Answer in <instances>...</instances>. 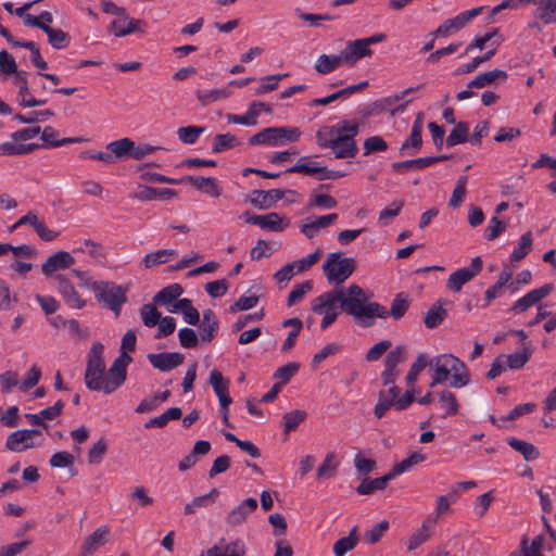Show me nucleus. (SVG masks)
Returning <instances> with one entry per match:
<instances>
[{
  "mask_svg": "<svg viewBox=\"0 0 556 556\" xmlns=\"http://www.w3.org/2000/svg\"><path fill=\"white\" fill-rule=\"evenodd\" d=\"M137 337L135 331L128 330L121 343V354L112 363L110 368L105 370V362L103 359L104 346L100 342H94L87 357L85 370V384L91 391L111 394L119 389L127 378V368L132 362L128 352L136 348Z\"/></svg>",
  "mask_w": 556,
  "mask_h": 556,
  "instance_id": "obj_1",
  "label": "nucleus"
},
{
  "mask_svg": "<svg viewBox=\"0 0 556 556\" xmlns=\"http://www.w3.org/2000/svg\"><path fill=\"white\" fill-rule=\"evenodd\" d=\"M334 290L341 312L351 316L359 327H371L377 318L384 319L389 316L388 309L378 302L371 301V294L356 283L336 287Z\"/></svg>",
  "mask_w": 556,
  "mask_h": 556,
  "instance_id": "obj_2",
  "label": "nucleus"
},
{
  "mask_svg": "<svg viewBox=\"0 0 556 556\" xmlns=\"http://www.w3.org/2000/svg\"><path fill=\"white\" fill-rule=\"evenodd\" d=\"M358 131V121L342 119L334 125L319 128L316 131V141L320 148H329L337 159H350L358 150L355 141Z\"/></svg>",
  "mask_w": 556,
  "mask_h": 556,
  "instance_id": "obj_3",
  "label": "nucleus"
},
{
  "mask_svg": "<svg viewBox=\"0 0 556 556\" xmlns=\"http://www.w3.org/2000/svg\"><path fill=\"white\" fill-rule=\"evenodd\" d=\"M429 365L433 366L434 372L430 382V388L444 383L450 377V386L460 389L470 382V375L467 366L458 357L452 354H441L429 359Z\"/></svg>",
  "mask_w": 556,
  "mask_h": 556,
  "instance_id": "obj_4",
  "label": "nucleus"
},
{
  "mask_svg": "<svg viewBox=\"0 0 556 556\" xmlns=\"http://www.w3.org/2000/svg\"><path fill=\"white\" fill-rule=\"evenodd\" d=\"M355 268V258L346 257L340 252L328 254L323 265L328 282L339 287H342L341 285L352 276Z\"/></svg>",
  "mask_w": 556,
  "mask_h": 556,
  "instance_id": "obj_5",
  "label": "nucleus"
},
{
  "mask_svg": "<svg viewBox=\"0 0 556 556\" xmlns=\"http://www.w3.org/2000/svg\"><path fill=\"white\" fill-rule=\"evenodd\" d=\"M301 135L302 132L298 127H268L252 136L249 139V143L281 147L287 143L298 142L301 138Z\"/></svg>",
  "mask_w": 556,
  "mask_h": 556,
  "instance_id": "obj_6",
  "label": "nucleus"
},
{
  "mask_svg": "<svg viewBox=\"0 0 556 556\" xmlns=\"http://www.w3.org/2000/svg\"><path fill=\"white\" fill-rule=\"evenodd\" d=\"M311 309L314 314L321 316V330H326L330 327L338 319L341 313L334 288L313 299Z\"/></svg>",
  "mask_w": 556,
  "mask_h": 556,
  "instance_id": "obj_7",
  "label": "nucleus"
},
{
  "mask_svg": "<svg viewBox=\"0 0 556 556\" xmlns=\"http://www.w3.org/2000/svg\"><path fill=\"white\" fill-rule=\"evenodd\" d=\"M94 298L98 302L109 307L116 315L119 314L122 305L126 302V289L112 281H99L94 285Z\"/></svg>",
  "mask_w": 556,
  "mask_h": 556,
  "instance_id": "obj_8",
  "label": "nucleus"
},
{
  "mask_svg": "<svg viewBox=\"0 0 556 556\" xmlns=\"http://www.w3.org/2000/svg\"><path fill=\"white\" fill-rule=\"evenodd\" d=\"M9 253L12 254V262L10 263L9 268L18 278H25L33 269V264L26 260L36 256V249L28 244H22L17 247L12 245V249L9 251Z\"/></svg>",
  "mask_w": 556,
  "mask_h": 556,
  "instance_id": "obj_9",
  "label": "nucleus"
},
{
  "mask_svg": "<svg viewBox=\"0 0 556 556\" xmlns=\"http://www.w3.org/2000/svg\"><path fill=\"white\" fill-rule=\"evenodd\" d=\"M200 556H248V546L242 539H220L207 549L202 551Z\"/></svg>",
  "mask_w": 556,
  "mask_h": 556,
  "instance_id": "obj_10",
  "label": "nucleus"
},
{
  "mask_svg": "<svg viewBox=\"0 0 556 556\" xmlns=\"http://www.w3.org/2000/svg\"><path fill=\"white\" fill-rule=\"evenodd\" d=\"M482 260L480 256L472 258L469 267L460 268L448 276L446 287L453 292H459L464 285L473 279L482 270Z\"/></svg>",
  "mask_w": 556,
  "mask_h": 556,
  "instance_id": "obj_11",
  "label": "nucleus"
},
{
  "mask_svg": "<svg viewBox=\"0 0 556 556\" xmlns=\"http://www.w3.org/2000/svg\"><path fill=\"white\" fill-rule=\"evenodd\" d=\"M482 11V8H476L468 11H465L453 18L446 20L442 23L433 33L435 37H448L453 33L462 29L468 22H470L473 17L479 15Z\"/></svg>",
  "mask_w": 556,
  "mask_h": 556,
  "instance_id": "obj_12",
  "label": "nucleus"
},
{
  "mask_svg": "<svg viewBox=\"0 0 556 556\" xmlns=\"http://www.w3.org/2000/svg\"><path fill=\"white\" fill-rule=\"evenodd\" d=\"M53 279L56 291L70 307L80 309L86 305V301L81 299L73 283L65 275H55Z\"/></svg>",
  "mask_w": 556,
  "mask_h": 556,
  "instance_id": "obj_13",
  "label": "nucleus"
},
{
  "mask_svg": "<svg viewBox=\"0 0 556 556\" xmlns=\"http://www.w3.org/2000/svg\"><path fill=\"white\" fill-rule=\"evenodd\" d=\"M287 172L304 174L308 176L321 174V179H337L343 176L342 173L327 170L326 166L320 162L312 161L307 157H302L301 163L290 167Z\"/></svg>",
  "mask_w": 556,
  "mask_h": 556,
  "instance_id": "obj_14",
  "label": "nucleus"
},
{
  "mask_svg": "<svg viewBox=\"0 0 556 556\" xmlns=\"http://www.w3.org/2000/svg\"><path fill=\"white\" fill-rule=\"evenodd\" d=\"M40 434L41 432L38 429L17 430L8 437L5 446L17 453L33 448L36 446L35 437Z\"/></svg>",
  "mask_w": 556,
  "mask_h": 556,
  "instance_id": "obj_15",
  "label": "nucleus"
},
{
  "mask_svg": "<svg viewBox=\"0 0 556 556\" xmlns=\"http://www.w3.org/2000/svg\"><path fill=\"white\" fill-rule=\"evenodd\" d=\"M554 287L552 283L544 285L540 288L533 289L529 291L526 295L517 300L514 305L511 306L510 311L519 314L526 312L531 306L539 303L542 299L547 296L552 291Z\"/></svg>",
  "mask_w": 556,
  "mask_h": 556,
  "instance_id": "obj_16",
  "label": "nucleus"
},
{
  "mask_svg": "<svg viewBox=\"0 0 556 556\" xmlns=\"http://www.w3.org/2000/svg\"><path fill=\"white\" fill-rule=\"evenodd\" d=\"M75 264V258L71 253L66 251H59L47 258L42 264L41 270L46 277H52V275L61 269H66Z\"/></svg>",
  "mask_w": 556,
  "mask_h": 556,
  "instance_id": "obj_17",
  "label": "nucleus"
},
{
  "mask_svg": "<svg viewBox=\"0 0 556 556\" xmlns=\"http://www.w3.org/2000/svg\"><path fill=\"white\" fill-rule=\"evenodd\" d=\"M338 219L337 213L319 216L316 218H306L300 225V231L307 239L316 237L323 229L327 228Z\"/></svg>",
  "mask_w": 556,
  "mask_h": 556,
  "instance_id": "obj_18",
  "label": "nucleus"
},
{
  "mask_svg": "<svg viewBox=\"0 0 556 556\" xmlns=\"http://www.w3.org/2000/svg\"><path fill=\"white\" fill-rule=\"evenodd\" d=\"M147 357L150 364L161 371H169L184 363V355L177 352L151 353Z\"/></svg>",
  "mask_w": 556,
  "mask_h": 556,
  "instance_id": "obj_19",
  "label": "nucleus"
},
{
  "mask_svg": "<svg viewBox=\"0 0 556 556\" xmlns=\"http://www.w3.org/2000/svg\"><path fill=\"white\" fill-rule=\"evenodd\" d=\"M144 22L129 17L126 12L111 22L109 30L116 37H125L136 30H141Z\"/></svg>",
  "mask_w": 556,
  "mask_h": 556,
  "instance_id": "obj_20",
  "label": "nucleus"
},
{
  "mask_svg": "<svg viewBox=\"0 0 556 556\" xmlns=\"http://www.w3.org/2000/svg\"><path fill=\"white\" fill-rule=\"evenodd\" d=\"M342 54L345 60V65L353 66L362 58L371 56L372 50L367 47L366 42L362 38L349 41L346 47L342 50Z\"/></svg>",
  "mask_w": 556,
  "mask_h": 556,
  "instance_id": "obj_21",
  "label": "nucleus"
},
{
  "mask_svg": "<svg viewBox=\"0 0 556 556\" xmlns=\"http://www.w3.org/2000/svg\"><path fill=\"white\" fill-rule=\"evenodd\" d=\"M208 382L212 386L220 406H229L232 402L229 395V380L223 376L217 369H213L210 374Z\"/></svg>",
  "mask_w": 556,
  "mask_h": 556,
  "instance_id": "obj_22",
  "label": "nucleus"
},
{
  "mask_svg": "<svg viewBox=\"0 0 556 556\" xmlns=\"http://www.w3.org/2000/svg\"><path fill=\"white\" fill-rule=\"evenodd\" d=\"M446 155L440 156H427V157H418L414 160H407L403 162H397L392 164V169L397 174H404L409 170H418L424 169L426 167L431 166L432 164L446 160Z\"/></svg>",
  "mask_w": 556,
  "mask_h": 556,
  "instance_id": "obj_23",
  "label": "nucleus"
},
{
  "mask_svg": "<svg viewBox=\"0 0 556 556\" xmlns=\"http://www.w3.org/2000/svg\"><path fill=\"white\" fill-rule=\"evenodd\" d=\"M38 148L36 143H24L16 138V134H11L10 140L0 143V156L25 155L31 153Z\"/></svg>",
  "mask_w": 556,
  "mask_h": 556,
  "instance_id": "obj_24",
  "label": "nucleus"
},
{
  "mask_svg": "<svg viewBox=\"0 0 556 556\" xmlns=\"http://www.w3.org/2000/svg\"><path fill=\"white\" fill-rule=\"evenodd\" d=\"M110 536V528L102 526L88 535L81 545V556H88L103 546Z\"/></svg>",
  "mask_w": 556,
  "mask_h": 556,
  "instance_id": "obj_25",
  "label": "nucleus"
},
{
  "mask_svg": "<svg viewBox=\"0 0 556 556\" xmlns=\"http://www.w3.org/2000/svg\"><path fill=\"white\" fill-rule=\"evenodd\" d=\"M257 508V501L253 497L242 501L227 515V522L231 526L243 523L248 516Z\"/></svg>",
  "mask_w": 556,
  "mask_h": 556,
  "instance_id": "obj_26",
  "label": "nucleus"
},
{
  "mask_svg": "<svg viewBox=\"0 0 556 556\" xmlns=\"http://www.w3.org/2000/svg\"><path fill=\"white\" fill-rule=\"evenodd\" d=\"M185 181L212 198H218L222 194V188L213 177L188 176Z\"/></svg>",
  "mask_w": 556,
  "mask_h": 556,
  "instance_id": "obj_27",
  "label": "nucleus"
},
{
  "mask_svg": "<svg viewBox=\"0 0 556 556\" xmlns=\"http://www.w3.org/2000/svg\"><path fill=\"white\" fill-rule=\"evenodd\" d=\"M345 65L342 51L340 54H321L317 58L314 68L317 73L325 75Z\"/></svg>",
  "mask_w": 556,
  "mask_h": 556,
  "instance_id": "obj_28",
  "label": "nucleus"
},
{
  "mask_svg": "<svg viewBox=\"0 0 556 556\" xmlns=\"http://www.w3.org/2000/svg\"><path fill=\"white\" fill-rule=\"evenodd\" d=\"M538 8L534 13L543 24H556V0H533Z\"/></svg>",
  "mask_w": 556,
  "mask_h": 556,
  "instance_id": "obj_29",
  "label": "nucleus"
},
{
  "mask_svg": "<svg viewBox=\"0 0 556 556\" xmlns=\"http://www.w3.org/2000/svg\"><path fill=\"white\" fill-rule=\"evenodd\" d=\"M290 225V220L279 215L278 213L271 212L265 215H261L260 227L265 230L280 232L287 229Z\"/></svg>",
  "mask_w": 556,
  "mask_h": 556,
  "instance_id": "obj_30",
  "label": "nucleus"
},
{
  "mask_svg": "<svg viewBox=\"0 0 556 556\" xmlns=\"http://www.w3.org/2000/svg\"><path fill=\"white\" fill-rule=\"evenodd\" d=\"M218 330V320L213 311L206 309L203 313L202 323L200 325V337L204 342H210L216 336Z\"/></svg>",
  "mask_w": 556,
  "mask_h": 556,
  "instance_id": "obj_31",
  "label": "nucleus"
},
{
  "mask_svg": "<svg viewBox=\"0 0 556 556\" xmlns=\"http://www.w3.org/2000/svg\"><path fill=\"white\" fill-rule=\"evenodd\" d=\"M178 255L177 250L174 249H161L151 253H148L142 258V265L144 268H151L156 265L165 264L174 260Z\"/></svg>",
  "mask_w": 556,
  "mask_h": 556,
  "instance_id": "obj_32",
  "label": "nucleus"
},
{
  "mask_svg": "<svg viewBox=\"0 0 556 556\" xmlns=\"http://www.w3.org/2000/svg\"><path fill=\"white\" fill-rule=\"evenodd\" d=\"M219 495L217 489H212L207 494L194 497L190 503L185 505L184 511L186 515H192L201 508H206L213 505Z\"/></svg>",
  "mask_w": 556,
  "mask_h": 556,
  "instance_id": "obj_33",
  "label": "nucleus"
},
{
  "mask_svg": "<svg viewBox=\"0 0 556 556\" xmlns=\"http://www.w3.org/2000/svg\"><path fill=\"white\" fill-rule=\"evenodd\" d=\"M507 79V73L503 70H492L484 72L476 76L469 84V88H483L492 85L494 81H505Z\"/></svg>",
  "mask_w": 556,
  "mask_h": 556,
  "instance_id": "obj_34",
  "label": "nucleus"
},
{
  "mask_svg": "<svg viewBox=\"0 0 556 556\" xmlns=\"http://www.w3.org/2000/svg\"><path fill=\"white\" fill-rule=\"evenodd\" d=\"M231 92L232 91L229 89V86H225L223 88L211 90H197L195 97L202 105H208L213 102L229 98Z\"/></svg>",
  "mask_w": 556,
  "mask_h": 556,
  "instance_id": "obj_35",
  "label": "nucleus"
},
{
  "mask_svg": "<svg viewBox=\"0 0 556 556\" xmlns=\"http://www.w3.org/2000/svg\"><path fill=\"white\" fill-rule=\"evenodd\" d=\"M425 459L426 456L424 454L414 452L410 455H408L405 459L394 465L389 472L391 477L394 479L395 477L412 470L415 466L422 463Z\"/></svg>",
  "mask_w": 556,
  "mask_h": 556,
  "instance_id": "obj_36",
  "label": "nucleus"
},
{
  "mask_svg": "<svg viewBox=\"0 0 556 556\" xmlns=\"http://www.w3.org/2000/svg\"><path fill=\"white\" fill-rule=\"evenodd\" d=\"M130 148H132V140L129 138H122L106 146V150L113 154V162L130 159Z\"/></svg>",
  "mask_w": 556,
  "mask_h": 556,
  "instance_id": "obj_37",
  "label": "nucleus"
},
{
  "mask_svg": "<svg viewBox=\"0 0 556 556\" xmlns=\"http://www.w3.org/2000/svg\"><path fill=\"white\" fill-rule=\"evenodd\" d=\"M41 139L43 140L46 146L53 148L84 141L81 138L59 139L58 130L50 126L43 128V130L41 131Z\"/></svg>",
  "mask_w": 556,
  "mask_h": 556,
  "instance_id": "obj_38",
  "label": "nucleus"
},
{
  "mask_svg": "<svg viewBox=\"0 0 556 556\" xmlns=\"http://www.w3.org/2000/svg\"><path fill=\"white\" fill-rule=\"evenodd\" d=\"M390 472L386 473L380 478L375 479H364L362 483L357 486L356 492L361 495L371 494L377 490H383L387 483L392 480Z\"/></svg>",
  "mask_w": 556,
  "mask_h": 556,
  "instance_id": "obj_39",
  "label": "nucleus"
},
{
  "mask_svg": "<svg viewBox=\"0 0 556 556\" xmlns=\"http://www.w3.org/2000/svg\"><path fill=\"white\" fill-rule=\"evenodd\" d=\"M440 407L444 410L443 417L455 416L458 414L459 405L454 393L443 390L438 393Z\"/></svg>",
  "mask_w": 556,
  "mask_h": 556,
  "instance_id": "obj_40",
  "label": "nucleus"
},
{
  "mask_svg": "<svg viewBox=\"0 0 556 556\" xmlns=\"http://www.w3.org/2000/svg\"><path fill=\"white\" fill-rule=\"evenodd\" d=\"M339 467V462L337 459V455L334 452H329L326 454L323 463L317 468V477L320 480L329 479L336 476L337 469Z\"/></svg>",
  "mask_w": 556,
  "mask_h": 556,
  "instance_id": "obj_41",
  "label": "nucleus"
},
{
  "mask_svg": "<svg viewBox=\"0 0 556 556\" xmlns=\"http://www.w3.org/2000/svg\"><path fill=\"white\" fill-rule=\"evenodd\" d=\"M507 442L509 446L519 452L527 462L535 460L540 455L539 450L529 442L516 438H510Z\"/></svg>",
  "mask_w": 556,
  "mask_h": 556,
  "instance_id": "obj_42",
  "label": "nucleus"
},
{
  "mask_svg": "<svg viewBox=\"0 0 556 556\" xmlns=\"http://www.w3.org/2000/svg\"><path fill=\"white\" fill-rule=\"evenodd\" d=\"M184 290L182 287L178 283L169 285L165 288H163L161 291H159L154 298L153 301L155 304L160 305H168L174 300H176L178 296L182 294Z\"/></svg>",
  "mask_w": 556,
  "mask_h": 556,
  "instance_id": "obj_43",
  "label": "nucleus"
},
{
  "mask_svg": "<svg viewBox=\"0 0 556 556\" xmlns=\"http://www.w3.org/2000/svg\"><path fill=\"white\" fill-rule=\"evenodd\" d=\"M43 31L48 36V42L54 49H65L71 42V36L60 28L45 27Z\"/></svg>",
  "mask_w": 556,
  "mask_h": 556,
  "instance_id": "obj_44",
  "label": "nucleus"
},
{
  "mask_svg": "<svg viewBox=\"0 0 556 556\" xmlns=\"http://www.w3.org/2000/svg\"><path fill=\"white\" fill-rule=\"evenodd\" d=\"M357 528H353L348 536L338 540L333 545V553L336 556H343L352 551L358 543Z\"/></svg>",
  "mask_w": 556,
  "mask_h": 556,
  "instance_id": "obj_45",
  "label": "nucleus"
},
{
  "mask_svg": "<svg viewBox=\"0 0 556 556\" xmlns=\"http://www.w3.org/2000/svg\"><path fill=\"white\" fill-rule=\"evenodd\" d=\"M17 302V294L5 280L0 279V311H11Z\"/></svg>",
  "mask_w": 556,
  "mask_h": 556,
  "instance_id": "obj_46",
  "label": "nucleus"
},
{
  "mask_svg": "<svg viewBox=\"0 0 556 556\" xmlns=\"http://www.w3.org/2000/svg\"><path fill=\"white\" fill-rule=\"evenodd\" d=\"M532 242V233L530 231L523 233L514 248L510 254V260L513 262H520L531 251Z\"/></svg>",
  "mask_w": 556,
  "mask_h": 556,
  "instance_id": "obj_47",
  "label": "nucleus"
},
{
  "mask_svg": "<svg viewBox=\"0 0 556 556\" xmlns=\"http://www.w3.org/2000/svg\"><path fill=\"white\" fill-rule=\"evenodd\" d=\"M429 365L428 356L420 353L416 361L412 364L409 371L405 377L406 386L415 388V383L418 379L419 374Z\"/></svg>",
  "mask_w": 556,
  "mask_h": 556,
  "instance_id": "obj_48",
  "label": "nucleus"
},
{
  "mask_svg": "<svg viewBox=\"0 0 556 556\" xmlns=\"http://www.w3.org/2000/svg\"><path fill=\"white\" fill-rule=\"evenodd\" d=\"M532 355V350L528 344H523L520 351L506 356L507 367L509 369H520L523 367Z\"/></svg>",
  "mask_w": 556,
  "mask_h": 556,
  "instance_id": "obj_49",
  "label": "nucleus"
},
{
  "mask_svg": "<svg viewBox=\"0 0 556 556\" xmlns=\"http://www.w3.org/2000/svg\"><path fill=\"white\" fill-rule=\"evenodd\" d=\"M421 132H422V125L419 122L414 123L413 127H412L409 139H407L405 142H403V144L401 147V152L403 153L404 151H406L410 148L414 149V151L410 154H415L416 152H418L422 144Z\"/></svg>",
  "mask_w": 556,
  "mask_h": 556,
  "instance_id": "obj_50",
  "label": "nucleus"
},
{
  "mask_svg": "<svg viewBox=\"0 0 556 556\" xmlns=\"http://www.w3.org/2000/svg\"><path fill=\"white\" fill-rule=\"evenodd\" d=\"M467 176L458 177L453 193L448 200V205L452 208H457L464 202L467 193Z\"/></svg>",
  "mask_w": 556,
  "mask_h": 556,
  "instance_id": "obj_51",
  "label": "nucleus"
},
{
  "mask_svg": "<svg viewBox=\"0 0 556 556\" xmlns=\"http://www.w3.org/2000/svg\"><path fill=\"white\" fill-rule=\"evenodd\" d=\"M468 132L469 125L467 123H457L446 138V146L454 147L456 144L465 142L467 140Z\"/></svg>",
  "mask_w": 556,
  "mask_h": 556,
  "instance_id": "obj_52",
  "label": "nucleus"
},
{
  "mask_svg": "<svg viewBox=\"0 0 556 556\" xmlns=\"http://www.w3.org/2000/svg\"><path fill=\"white\" fill-rule=\"evenodd\" d=\"M313 289V282L311 280L303 281L301 283L295 285L289 293L287 304L288 306H293L301 302L305 294H307Z\"/></svg>",
  "mask_w": 556,
  "mask_h": 556,
  "instance_id": "obj_53",
  "label": "nucleus"
},
{
  "mask_svg": "<svg viewBox=\"0 0 556 556\" xmlns=\"http://www.w3.org/2000/svg\"><path fill=\"white\" fill-rule=\"evenodd\" d=\"M404 205L403 200L393 201L389 206L384 207L379 213L378 224L380 226H387L391 219L396 217Z\"/></svg>",
  "mask_w": 556,
  "mask_h": 556,
  "instance_id": "obj_54",
  "label": "nucleus"
},
{
  "mask_svg": "<svg viewBox=\"0 0 556 556\" xmlns=\"http://www.w3.org/2000/svg\"><path fill=\"white\" fill-rule=\"evenodd\" d=\"M204 132V128L200 126H186L177 130L179 140L186 144H193Z\"/></svg>",
  "mask_w": 556,
  "mask_h": 556,
  "instance_id": "obj_55",
  "label": "nucleus"
},
{
  "mask_svg": "<svg viewBox=\"0 0 556 556\" xmlns=\"http://www.w3.org/2000/svg\"><path fill=\"white\" fill-rule=\"evenodd\" d=\"M456 491L451 492L447 495H440L435 498V508L433 513L439 517L450 514L452 511L451 505L457 500Z\"/></svg>",
  "mask_w": 556,
  "mask_h": 556,
  "instance_id": "obj_56",
  "label": "nucleus"
},
{
  "mask_svg": "<svg viewBox=\"0 0 556 556\" xmlns=\"http://www.w3.org/2000/svg\"><path fill=\"white\" fill-rule=\"evenodd\" d=\"M41 378V370L38 366L34 365L25 374L24 378L18 384V390L21 392H27L31 388H34Z\"/></svg>",
  "mask_w": 556,
  "mask_h": 556,
  "instance_id": "obj_57",
  "label": "nucleus"
},
{
  "mask_svg": "<svg viewBox=\"0 0 556 556\" xmlns=\"http://www.w3.org/2000/svg\"><path fill=\"white\" fill-rule=\"evenodd\" d=\"M142 323L147 327H154L159 324L161 313L153 304H144L140 309Z\"/></svg>",
  "mask_w": 556,
  "mask_h": 556,
  "instance_id": "obj_58",
  "label": "nucleus"
},
{
  "mask_svg": "<svg viewBox=\"0 0 556 556\" xmlns=\"http://www.w3.org/2000/svg\"><path fill=\"white\" fill-rule=\"evenodd\" d=\"M307 414L304 410L295 409L283 415V430L286 433L294 430L301 424Z\"/></svg>",
  "mask_w": 556,
  "mask_h": 556,
  "instance_id": "obj_59",
  "label": "nucleus"
},
{
  "mask_svg": "<svg viewBox=\"0 0 556 556\" xmlns=\"http://www.w3.org/2000/svg\"><path fill=\"white\" fill-rule=\"evenodd\" d=\"M446 311L439 304L433 305L425 316V325L428 328H434L443 321Z\"/></svg>",
  "mask_w": 556,
  "mask_h": 556,
  "instance_id": "obj_60",
  "label": "nucleus"
},
{
  "mask_svg": "<svg viewBox=\"0 0 556 556\" xmlns=\"http://www.w3.org/2000/svg\"><path fill=\"white\" fill-rule=\"evenodd\" d=\"M108 450V444L104 439H99L88 452V462L91 465H98L102 462Z\"/></svg>",
  "mask_w": 556,
  "mask_h": 556,
  "instance_id": "obj_61",
  "label": "nucleus"
},
{
  "mask_svg": "<svg viewBox=\"0 0 556 556\" xmlns=\"http://www.w3.org/2000/svg\"><path fill=\"white\" fill-rule=\"evenodd\" d=\"M237 144V139L233 135L230 134H222L217 135L214 138L212 151L214 153H219L225 150H228Z\"/></svg>",
  "mask_w": 556,
  "mask_h": 556,
  "instance_id": "obj_62",
  "label": "nucleus"
},
{
  "mask_svg": "<svg viewBox=\"0 0 556 556\" xmlns=\"http://www.w3.org/2000/svg\"><path fill=\"white\" fill-rule=\"evenodd\" d=\"M129 497L131 501L137 502L140 507H148L153 505L154 500L149 495L148 490L142 485L135 486Z\"/></svg>",
  "mask_w": 556,
  "mask_h": 556,
  "instance_id": "obj_63",
  "label": "nucleus"
},
{
  "mask_svg": "<svg viewBox=\"0 0 556 556\" xmlns=\"http://www.w3.org/2000/svg\"><path fill=\"white\" fill-rule=\"evenodd\" d=\"M388 149L387 141L380 136H372L364 141V155L375 152H383Z\"/></svg>",
  "mask_w": 556,
  "mask_h": 556,
  "instance_id": "obj_64",
  "label": "nucleus"
}]
</instances>
